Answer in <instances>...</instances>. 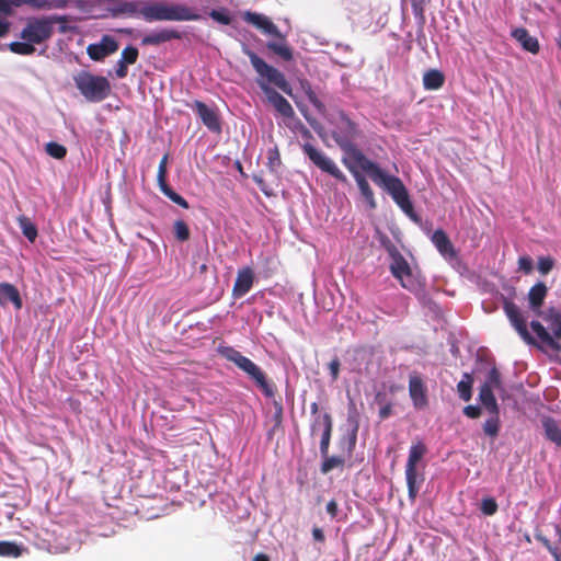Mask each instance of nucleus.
Returning a JSON list of instances; mask_svg holds the SVG:
<instances>
[{"label":"nucleus","mask_w":561,"mask_h":561,"mask_svg":"<svg viewBox=\"0 0 561 561\" xmlns=\"http://www.w3.org/2000/svg\"><path fill=\"white\" fill-rule=\"evenodd\" d=\"M391 414H392V404L389 402L386 403L385 405H382L379 410V417L381 420L388 419Z\"/></svg>","instance_id":"50"},{"label":"nucleus","mask_w":561,"mask_h":561,"mask_svg":"<svg viewBox=\"0 0 561 561\" xmlns=\"http://www.w3.org/2000/svg\"><path fill=\"white\" fill-rule=\"evenodd\" d=\"M324 430L322 431L321 440H320V453L322 457H327L329 453V446L331 440V435L333 431V420L331 414L324 413Z\"/></svg>","instance_id":"25"},{"label":"nucleus","mask_w":561,"mask_h":561,"mask_svg":"<svg viewBox=\"0 0 561 561\" xmlns=\"http://www.w3.org/2000/svg\"><path fill=\"white\" fill-rule=\"evenodd\" d=\"M18 224L24 237L30 242H34L38 236V232L36 226L32 222V220L26 216H20L18 217Z\"/></svg>","instance_id":"29"},{"label":"nucleus","mask_w":561,"mask_h":561,"mask_svg":"<svg viewBox=\"0 0 561 561\" xmlns=\"http://www.w3.org/2000/svg\"><path fill=\"white\" fill-rule=\"evenodd\" d=\"M27 5L37 10H51L65 8L67 4L66 0H27Z\"/></svg>","instance_id":"31"},{"label":"nucleus","mask_w":561,"mask_h":561,"mask_svg":"<svg viewBox=\"0 0 561 561\" xmlns=\"http://www.w3.org/2000/svg\"><path fill=\"white\" fill-rule=\"evenodd\" d=\"M11 5L20 7L22 4H26L27 0H8Z\"/></svg>","instance_id":"62"},{"label":"nucleus","mask_w":561,"mask_h":561,"mask_svg":"<svg viewBox=\"0 0 561 561\" xmlns=\"http://www.w3.org/2000/svg\"><path fill=\"white\" fill-rule=\"evenodd\" d=\"M0 14L11 15L12 8L8 0H0Z\"/></svg>","instance_id":"52"},{"label":"nucleus","mask_w":561,"mask_h":561,"mask_svg":"<svg viewBox=\"0 0 561 561\" xmlns=\"http://www.w3.org/2000/svg\"><path fill=\"white\" fill-rule=\"evenodd\" d=\"M481 511L484 515H491V497L486 496L482 500Z\"/></svg>","instance_id":"54"},{"label":"nucleus","mask_w":561,"mask_h":561,"mask_svg":"<svg viewBox=\"0 0 561 561\" xmlns=\"http://www.w3.org/2000/svg\"><path fill=\"white\" fill-rule=\"evenodd\" d=\"M426 453L427 448L423 442L419 440L412 444V446L410 447L409 457L405 466L419 467L420 461L422 460Z\"/></svg>","instance_id":"26"},{"label":"nucleus","mask_w":561,"mask_h":561,"mask_svg":"<svg viewBox=\"0 0 561 561\" xmlns=\"http://www.w3.org/2000/svg\"><path fill=\"white\" fill-rule=\"evenodd\" d=\"M138 49L134 46H127L122 51V58L121 61L127 64V65H134L137 61L138 58Z\"/></svg>","instance_id":"39"},{"label":"nucleus","mask_w":561,"mask_h":561,"mask_svg":"<svg viewBox=\"0 0 561 561\" xmlns=\"http://www.w3.org/2000/svg\"><path fill=\"white\" fill-rule=\"evenodd\" d=\"M518 267L529 274L533 271V260L529 256H520L518 259Z\"/></svg>","instance_id":"45"},{"label":"nucleus","mask_w":561,"mask_h":561,"mask_svg":"<svg viewBox=\"0 0 561 561\" xmlns=\"http://www.w3.org/2000/svg\"><path fill=\"white\" fill-rule=\"evenodd\" d=\"M9 49L16 55L30 56L35 53V45L30 41L12 42Z\"/></svg>","instance_id":"32"},{"label":"nucleus","mask_w":561,"mask_h":561,"mask_svg":"<svg viewBox=\"0 0 561 561\" xmlns=\"http://www.w3.org/2000/svg\"><path fill=\"white\" fill-rule=\"evenodd\" d=\"M409 394L414 408L424 409L427 407V389L423 379L416 373L409 377Z\"/></svg>","instance_id":"11"},{"label":"nucleus","mask_w":561,"mask_h":561,"mask_svg":"<svg viewBox=\"0 0 561 561\" xmlns=\"http://www.w3.org/2000/svg\"><path fill=\"white\" fill-rule=\"evenodd\" d=\"M140 15L148 22L169 21V5L162 3L144 5Z\"/></svg>","instance_id":"20"},{"label":"nucleus","mask_w":561,"mask_h":561,"mask_svg":"<svg viewBox=\"0 0 561 561\" xmlns=\"http://www.w3.org/2000/svg\"><path fill=\"white\" fill-rule=\"evenodd\" d=\"M253 561H270L268 557L264 553H257L253 558Z\"/></svg>","instance_id":"61"},{"label":"nucleus","mask_w":561,"mask_h":561,"mask_svg":"<svg viewBox=\"0 0 561 561\" xmlns=\"http://www.w3.org/2000/svg\"><path fill=\"white\" fill-rule=\"evenodd\" d=\"M504 308L508 319L511 320L512 324L514 325L518 334L522 336V339L528 344H537V341L528 332L526 323L523 320L518 311V308L514 304L508 301L505 302Z\"/></svg>","instance_id":"14"},{"label":"nucleus","mask_w":561,"mask_h":561,"mask_svg":"<svg viewBox=\"0 0 561 561\" xmlns=\"http://www.w3.org/2000/svg\"><path fill=\"white\" fill-rule=\"evenodd\" d=\"M483 431L486 435L491 436V419L486 420L483 424Z\"/></svg>","instance_id":"60"},{"label":"nucleus","mask_w":561,"mask_h":561,"mask_svg":"<svg viewBox=\"0 0 561 561\" xmlns=\"http://www.w3.org/2000/svg\"><path fill=\"white\" fill-rule=\"evenodd\" d=\"M243 19L264 34L273 35L279 39V42H267L266 47L268 50L285 61L293 60V49L287 45L285 36L279 32L278 27L267 16L256 12H245Z\"/></svg>","instance_id":"6"},{"label":"nucleus","mask_w":561,"mask_h":561,"mask_svg":"<svg viewBox=\"0 0 561 561\" xmlns=\"http://www.w3.org/2000/svg\"><path fill=\"white\" fill-rule=\"evenodd\" d=\"M127 64L123 62V61H118L117 64V68H116V76L119 78V79H123L127 76Z\"/></svg>","instance_id":"51"},{"label":"nucleus","mask_w":561,"mask_h":561,"mask_svg":"<svg viewBox=\"0 0 561 561\" xmlns=\"http://www.w3.org/2000/svg\"><path fill=\"white\" fill-rule=\"evenodd\" d=\"M542 426L547 438L561 447V430L558 424L551 419H545Z\"/></svg>","instance_id":"28"},{"label":"nucleus","mask_w":561,"mask_h":561,"mask_svg":"<svg viewBox=\"0 0 561 561\" xmlns=\"http://www.w3.org/2000/svg\"><path fill=\"white\" fill-rule=\"evenodd\" d=\"M324 413L322 415L314 416L311 424V434L313 435L319 428L324 430Z\"/></svg>","instance_id":"48"},{"label":"nucleus","mask_w":561,"mask_h":561,"mask_svg":"<svg viewBox=\"0 0 561 561\" xmlns=\"http://www.w3.org/2000/svg\"><path fill=\"white\" fill-rule=\"evenodd\" d=\"M312 537L316 541L323 542L325 540L324 534L321 528L313 527L312 528Z\"/></svg>","instance_id":"55"},{"label":"nucleus","mask_w":561,"mask_h":561,"mask_svg":"<svg viewBox=\"0 0 561 561\" xmlns=\"http://www.w3.org/2000/svg\"><path fill=\"white\" fill-rule=\"evenodd\" d=\"M69 19L67 15H38L30 16L21 30L20 37L30 41L34 45H42L50 41L55 34V25H58V33L65 34L69 31Z\"/></svg>","instance_id":"3"},{"label":"nucleus","mask_w":561,"mask_h":561,"mask_svg":"<svg viewBox=\"0 0 561 561\" xmlns=\"http://www.w3.org/2000/svg\"><path fill=\"white\" fill-rule=\"evenodd\" d=\"M192 108L196 112L203 124L213 133L221 131L219 115L216 110L202 101H195Z\"/></svg>","instance_id":"12"},{"label":"nucleus","mask_w":561,"mask_h":561,"mask_svg":"<svg viewBox=\"0 0 561 561\" xmlns=\"http://www.w3.org/2000/svg\"><path fill=\"white\" fill-rule=\"evenodd\" d=\"M337 503L335 500H331L328 504H327V512L331 515V517H335L337 515Z\"/></svg>","instance_id":"53"},{"label":"nucleus","mask_w":561,"mask_h":561,"mask_svg":"<svg viewBox=\"0 0 561 561\" xmlns=\"http://www.w3.org/2000/svg\"><path fill=\"white\" fill-rule=\"evenodd\" d=\"M471 388H472V379L469 375H465V379L460 380L457 385L459 397L463 401H469L471 399Z\"/></svg>","instance_id":"36"},{"label":"nucleus","mask_w":561,"mask_h":561,"mask_svg":"<svg viewBox=\"0 0 561 561\" xmlns=\"http://www.w3.org/2000/svg\"><path fill=\"white\" fill-rule=\"evenodd\" d=\"M302 150L305 154L311 160V162L321 171L332 175L334 179L342 183H347V178L337 168V165L330 158L313 147L310 142H305L302 145Z\"/></svg>","instance_id":"9"},{"label":"nucleus","mask_w":561,"mask_h":561,"mask_svg":"<svg viewBox=\"0 0 561 561\" xmlns=\"http://www.w3.org/2000/svg\"><path fill=\"white\" fill-rule=\"evenodd\" d=\"M346 168L354 176V179L357 183V186L359 188V192H360L362 196L365 198L369 209H375L377 207V203L375 199L374 192H373L368 181L366 180V178L358 170V169H360L359 165L357 163H352V164L347 165Z\"/></svg>","instance_id":"15"},{"label":"nucleus","mask_w":561,"mask_h":561,"mask_svg":"<svg viewBox=\"0 0 561 561\" xmlns=\"http://www.w3.org/2000/svg\"><path fill=\"white\" fill-rule=\"evenodd\" d=\"M254 284V272L250 266L242 267L238 271L232 287V297L241 298L250 291Z\"/></svg>","instance_id":"13"},{"label":"nucleus","mask_w":561,"mask_h":561,"mask_svg":"<svg viewBox=\"0 0 561 561\" xmlns=\"http://www.w3.org/2000/svg\"><path fill=\"white\" fill-rule=\"evenodd\" d=\"M554 266V260L550 256H541L538 259V271L542 275H547Z\"/></svg>","instance_id":"42"},{"label":"nucleus","mask_w":561,"mask_h":561,"mask_svg":"<svg viewBox=\"0 0 561 561\" xmlns=\"http://www.w3.org/2000/svg\"><path fill=\"white\" fill-rule=\"evenodd\" d=\"M340 367L341 363L340 359L335 356L328 365V369L330 371L332 381H336L340 376Z\"/></svg>","instance_id":"44"},{"label":"nucleus","mask_w":561,"mask_h":561,"mask_svg":"<svg viewBox=\"0 0 561 561\" xmlns=\"http://www.w3.org/2000/svg\"><path fill=\"white\" fill-rule=\"evenodd\" d=\"M173 233L178 241L185 242L191 237V231L187 224L184 220H176L173 225Z\"/></svg>","instance_id":"33"},{"label":"nucleus","mask_w":561,"mask_h":561,"mask_svg":"<svg viewBox=\"0 0 561 561\" xmlns=\"http://www.w3.org/2000/svg\"><path fill=\"white\" fill-rule=\"evenodd\" d=\"M481 408L479 405H467L463 409V413L466 416L470 419H477L481 415Z\"/></svg>","instance_id":"47"},{"label":"nucleus","mask_w":561,"mask_h":561,"mask_svg":"<svg viewBox=\"0 0 561 561\" xmlns=\"http://www.w3.org/2000/svg\"><path fill=\"white\" fill-rule=\"evenodd\" d=\"M444 83L445 76L440 70L430 69L423 76V87L425 90H438L444 85Z\"/></svg>","instance_id":"23"},{"label":"nucleus","mask_w":561,"mask_h":561,"mask_svg":"<svg viewBox=\"0 0 561 561\" xmlns=\"http://www.w3.org/2000/svg\"><path fill=\"white\" fill-rule=\"evenodd\" d=\"M24 547L14 541H0V557L19 558L22 556Z\"/></svg>","instance_id":"30"},{"label":"nucleus","mask_w":561,"mask_h":561,"mask_svg":"<svg viewBox=\"0 0 561 561\" xmlns=\"http://www.w3.org/2000/svg\"><path fill=\"white\" fill-rule=\"evenodd\" d=\"M298 131L301 134L302 138L307 140L312 139L311 131L302 123L298 124Z\"/></svg>","instance_id":"56"},{"label":"nucleus","mask_w":561,"mask_h":561,"mask_svg":"<svg viewBox=\"0 0 561 561\" xmlns=\"http://www.w3.org/2000/svg\"><path fill=\"white\" fill-rule=\"evenodd\" d=\"M431 240L445 260L449 262L457 261V252L455 247L443 229L435 230Z\"/></svg>","instance_id":"16"},{"label":"nucleus","mask_w":561,"mask_h":561,"mask_svg":"<svg viewBox=\"0 0 561 561\" xmlns=\"http://www.w3.org/2000/svg\"><path fill=\"white\" fill-rule=\"evenodd\" d=\"M282 164L280 154L277 148L270 149L267 152V168L272 172H276Z\"/></svg>","instance_id":"38"},{"label":"nucleus","mask_w":561,"mask_h":561,"mask_svg":"<svg viewBox=\"0 0 561 561\" xmlns=\"http://www.w3.org/2000/svg\"><path fill=\"white\" fill-rule=\"evenodd\" d=\"M391 263L389 270L400 285L409 291H417L422 284L419 277L412 272V268L404 256L396 249L390 250Z\"/></svg>","instance_id":"8"},{"label":"nucleus","mask_w":561,"mask_h":561,"mask_svg":"<svg viewBox=\"0 0 561 561\" xmlns=\"http://www.w3.org/2000/svg\"><path fill=\"white\" fill-rule=\"evenodd\" d=\"M161 192L168 197L170 198L173 203H175L176 205L181 206L182 208H185L187 209L190 207L187 201L181 196L180 194H178L176 192H174L169 185L168 183L167 184H163L161 186H159Z\"/></svg>","instance_id":"34"},{"label":"nucleus","mask_w":561,"mask_h":561,"mask_svg":"<svg viewBox=\"0 0 561 561\" xmlns=\"http://www.w3.org/2000/svg\"><path fill=\"white\" fill-rule=\"evenodd\" d=\"M543 545L547 546V548L556 556L557 553L554 552V550L549 546L548 541L547 540H543Z\"/></svg>","instance_id":"63"},{"label":"nucleus","mask_w":561,"mask_h":561,"mask_svg":"<svg viewBox=\"0 0 561 561\" xmlns=\"http://www.w3.org/2000/svg\"><path fill=\"white\" fill-rule=\"evenodd\" d=\"M45 150L48 156L58 160L64 159L67 154V148L55 141L46 144Z\"/></svg>","instance_id":"37"},{"label":"nucleus","mask_w":561,"mask_h":561,"mask_svg":"<svg viewBox=\"0 0 561 561\" xmlns=\"http://www.w3.org/2000/svg\"><path fill=\"white\" fill-rule=\"evenodd\" d=\"M512 36L526 51L531 54H537L539 51L538 39L531 36L526 28H515L512 32Z\"/></svg>","instance_id":"21"},{"label":"nucleus","mask_w":561,"mask_h":561,"mask_svg":"<svg viewBox=\"0 0 561 561\" xmlns=\"http://www.w3.org/2000/svg\"><path fill=\"white\" fill-rule=\"evenodd\" d=\"M218 353L242 370L265 397H274L275 386L267 380L266 374L254 362L232 346H220Z\"/></svg>","instance_id":"4"},{"label":"nucleus","mask_w":561,"mask_h":561,"mask_svg":"<svg viewBox=\"0 0 561 561\" xmlns=\"http://www.w3.org/2000/svg\"><path fill=\"white\" fill-rule=\"evenodd\" d=\"M209 16L214 21H216V22H218V23H220L222 25H229L231 23V21H232L231 16L228 13V11L224 10V9L222 10H211L209 12Z\"/></svg>","instance_id":"40"},{"label":"nucleus","mask_w":561,"mask_h":561,"mask_svg":"<svg viewBox=\"0 0 561 561\" xmlns=\"http://www.w3.org/2000/svg\"><path fill=\"white\" fill-rule=\"evenodd\" d=\"M543 320L548 324V329L538 321H533L530 327L537 336L539 346L545 350H561V310L549 308L543 313Z\"/></svg>","instance_id":"5"},{"label":"nucleus","mask_w":561,"mask_h":561,"mask_svg":"<svg viewBox=\"0 0 561 561\" xmlns=\"http://www.w3.org/2000/svg\"><path fill=\"white\" fill-rule=\"evenodd\" d=\"M547 286L543 283H537L534 285L528 293V300L530 308L539 310L547 295Z\"/></svg>","instance_id":"24"},{"label":"nucleus","mask_w":561,"mask_h":561,"mask_svg":"<svg viewBox=\"0 0 561 561\" xmlns=\"http://www.w3.org/2000/svg\"><path fill=\"white\" fill-rule=\"evenodd\" d=\"M201 15L183 4L169 5V21H197Z\"/></svg>","instance_id":"22"},{"label":"nucleus","mask_w":561,"mask_h":561,"mask_svg":"<svg viewBox=\"0 0 561 561\" xmlns=\"http://www.w3.org/2000/svg\"><path fill=\"white\" fill-rule=\"evenodd\" d=\"M118 11L122 13H135L137 11V5L134 2H123L121 3Z\"/></svg>","instance_id":"49"},{"label":"nucleus","mask_w":561,"mask_h":561,"mask_svg":"<svg viewBox=\"0 0 561 561\" xmlns=\"http://www.w3.org/2000/svg\"><path fill=\"white\" fill-rule=\"evenodd\" d=\"M479 398L485 408H488V409L491 408V381L490 380H486L483 383V386L480 390Z\"/></svg>","instance_id":"41"},{"label":"nucleus","mask_w":561,"mask_h":561,"mask_svg":"<svg viewBox=\"0 0 561 561\" xmlns=\"http://www.w3.org/2000/svg\"><path fill=\"white\" fill-rule=\"evenodd\" d=\"M118 49V44L114 37L104 35L99 43L90 44L87 48L88 56L95 61L114 54Z\"/></svg>","instance_id":"10"},{"label":"nucleus","mask_w":561,"mask_h":561,"mask_svg":"<svg viewBox=\"0 0 561 561\" xmlns=\"http://www.w3.org/2000/svg\"><path fill=\"white\" fill-rule=\"evenodd\" d=\"M323 458H324V460H323V462L321 465V472L323 474L329 473L334 468L343 467L344 463H345V459L342 458V457H339V456H331V457H329L327 455V457H323Z\"/></svg>","instance_id":"35"},{"label":"nucleus","mask_w":561,"mask_h":561,"mask_svg":"<svg viewBox=\"0 0 561 561\" xmlns=\"http://www.w3.org/2000/svg\"><path fill=\"white\" fill-rule=\"evenodd\" d=\"M299 83H300L301 90L304 91V93L308 98L309 102L316 107V110L319 113H321V114L324 113L325 112V105L317 96L316 92L312 89L311 83L308 80H306V79L300 80Z\"/></svg>","instance_id":"27"},{"label":"nucleus","mask_w":561,"mask_h":561,"mask_svg":"<svg viewBox=\"0 0 561 561\" xmlns=\"http://www.w3.org/2000/svg\"><path fill=\"white\" fill-rule=\"evenodd\" d=\"M242 51L249 57L253 69L255 70L256 84L265 94L267 102L284 118H293L295 111L290 103L274 88L279 89L289 96H293V88L287 81L285 75L277 68L268 65L263 58L256 55L248 46L243 45Z\"/></svg>","instance_id":"2"},{"label":"nucleus","mask_w":561,"mask_h":561,"mask_svg":"<svg viewBox=\"0 0 561 561\" xmlns=\"http://www.w3.org/2000/svg\"><path fill=\"white\" fill-rule=\"evenodd\" d=\"M252 180L256 183V185L260 187V190L266 195L271 196L272 192L268 188L267 184L263 180V178L260 174H253Z\"/></svg>","instance_id":"46"},{"label":"nucleus","mask_w":561,"mask_h":561,"mask_svg":"<svg viewBox=\"0 0 561 561\" xmlns=\"http://www.w3.org/2000/svg\"><path fill=\"white\" fill-rule=\"evenodd\" d=\"M182 34L174 28H161L159 31L151 32L141 38V45L144 46H158L162 43L170 42L172 39H181Z\"/></svg>","instance_id":"17"},{"label":"nucleus","mask_w":561,"mask_h":561,"mask_svg":"<svg viewBox=\"0 0 561 561\" xmlns=\"http://www.w3.org/2000/svg\"><path fill=\"white\" fill-rule=\"evenodd\" d=\"M405 480L408 485V494L411 502H414L422 483L424 482V473L415 466H405Z\"/></svg>","instance_id":"18"},{"label":"nucleus","mask_w":561,"mask_h":561,"mask_svg":"<svg viewBox=\"0 0 561 561\" xmlns=\"http://www.w3.org/2000/svg\"><path fill=\"white\" fill-rule=\"evenodd\" d=\"M304 116L306 117V121H308L312 125V121L308 117L307 113H305L304 110H301Z\"/></svg>","instance_id":"64"},{"label":"nucleus","mask_w":561,"mask_h":561,"mask_svg":"<svg viewBox=\"0 0 561 561\" xmlns=\"http://www.w3.org/2000/svg\"><path fill=\"white\" fill-rule=\"evenodd\" d=\"M167 164H168V154H164L161 159L158 168V184L159 186L167 184Z\"/></svg>","instance_id":"43"},{"label":"nucleus","mask_w":561,"mask_h":561,"mask_svg":"<svg viewBox=\"0 0 561 561\" xmlns=\"http://www.w3.org/2000/svg\"><path fill=\"white\" fill-rule=\"evenodd\" d=\"M356 445V434L353 433L347 440V453L351 456Z\"/></svg>","instance_id":"58"},{"label":"nucleus","mask_w":561,"mask_h":561,"mask_svg":"<svg viewBox=\"0 0 561 561\" xmlns=\"http://www.w3.org/2000/svg\"><path fill=\"white\" fill-rule=\"evenodd\" d=\"M9 302H11L16 310L23 307V300L19 289L13 284L0 283V306L5 307Z\"/></svg>","instance_id":"19"},{"label":"nucleus","mask_w":561,"mask_h":561,"mask_svg":"<svg viewBox=\"0 0 561 561\" xmlns=\"http://www.w3.org/2000/svg\"><path fill=\"white\" fill-rule=\"evenodd\" d=\"M10 31V22L9 21H0V37H4L8 35Z\"/></svg>","instance_id":"57"},{"label":"nucleus","mask_w":561,"mask_h":561,"mask_svg":"<svg viewBox=\"0 0 561 561\" xmlns=\"http://www.w3.org/2000/svg\"><path fill=\"white\" fill-rule=\"evenodd\" d=\"M357 133L356 125L348 117L342 116L336 130L332 133V138L344 151L345 156L342 162L345 167L357 163L371 181L386 191L393 202L408 216L415 218L414 207L410 199L407 187L403 182L394 175L387 174L376 162L368 159L360 149H358L353 139Z\"/></svg>","instance_id":"1"},{"label":"nucleus","mask_w":561,"mask_h":561,"mask_svg":"<svg viewBox=\"0 0 561 561\" xmlns=\"http://www.w3.org/2000/svg\"><path fill=\"white\" fill-rule=\"evenodd\" d=\"M76 85L80 93L90 102H101L111 92L110 81L102 76L82 72L76 78Z\"/></svg>","instance_id":"7"},{"label":"nucleus","mask_w":561,"mask_h":561,"mask_svg":"<svg viewBox=\"0 0 561 561\" xmlns=\"http://www.w3.org/2000/svg\"><path fill=\"white\" fill-rule=\"evenodd\" d=\"M310 412H311V414H312V415H314V416L320 415V414H319V404H318V402H312V403L310 404Z\"/></svg>","instance_id":"59"}]
</instances>
